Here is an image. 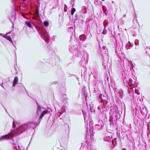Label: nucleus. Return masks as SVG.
<instances>
[{"instance_id":"1","label":"nucleus","mask_w":150,"mask_h":150,"mask_svg":"<svg viewBox=\"0 0 150 150\" xmlns=\"http://www.w3.org/2000/svg\"><path fill=\"white\" fill-rule=\"evenodd\" d=\"M52 110L50 109H45L42 111L40 113L39 118L36 122H30L23 124L21 126V129L23 132H25L30 128L35 130L36 127L39 124L40 122V120L46 114H47L50 112ZM21 132H22V131Z\"/></svg>"},{"instance_id":"2","label":"nucleus","mask_w":150,"mask_h":150,"mask_svg":"<svg viewBox=\"0 0 150 150\" xmlns=\"http://www.w3.org/2000/svg\"><path fill=\"white\" fill-rule=\"evenodd\" d=\"M22 125L20 126L18 133L15 131H11L8 134L3 135L1 137H0V141L4 140H9L10 143L13 144V146H15L14 144L16 143L17 141H14L13 139V137L15 136H17L18 134H21L23 132H21L22 131V130L21 129V126Z\"/></svg>"},{"instance_id":"3","label":"nucleus","mask_w":150,"mask_h":150,"mask_svg":"<svg viewBox=\"0 0 150 150\" xmlns=\"http://www.w3.org/2000/svg\"><path fill=\"white\" fill-rule=\"evenodd\" d=\"M63 88H64V91H63L62 92V93L61 95V98L62 100V103L63 104V105L62 107L61 111H60L61 114L59 116V120L60 121H59V122L60 123V125H62V127H65L66 124V117H61V116L62 115V113L66 111V105H65V101H66V98L65 97V95L64 93H65L66 88L64 87H63Z\"/></svg>"},{"instance_id":"4","label":"nucleus","mask_w":150,"mask_h":150,"mask_svg":"<svg viewBox=\"0 0 150 150\" xmlns=\"http://www.w3.org/2000/svg\"><path fill=\"white\" fill-rule=\"evenodd\" d=\"M52 45V42H51L48 46V48L49 49V53H52V55L50 58L47 60V62L53 66L55 65L56 61L59 60L60 58L59 57L56 55L54 51L51 48Z\"/></svg>"},{"instance_id":"5","label":"nucleus","mask_w":150,"mask_h":150,"mask_svg":"<svg viewBox=\"0 0 150 150\" xmlns=\"http://www.w3.org/2000/svg\"><path fill=\"white\" fill-rule=\"evenodd\" d=\"M40 35V37L45 41L46 43L49 42L50 36L45 30L42 31Z\"/></svg>"},{"instance_id":"6","label":"nucleus","mask_w":150,"mask_h":150,"mask_svg":"<svg viewBox=\"0 0 150 150\" xmlns=\"http://www.w3.org/2000/svg\"><path fill=\"white\" fill-rule=\"evenodd\" d=\"M36 104L37 105V111L36 112V116L35 117L36 118H37L38 117V115H39L41 111L42 108L44 109V108L39 105L37 102H36Z\"/></svg>"},{"instance_id":"7","label":"nucleus","mask_w":150,"mask_h":150,"mask_svg":"<svg viewBox=\"0 0 150 150\" xmlns=\"http://www.w3.org/2000/svg\"><path fill=\"white\" fill-rule=\"evenodd\" d=\"M8 18L10 22L12 23L13 25H14V23L13 21H14L16 18V12H14L13 15L11 16V18L9 17Z\"/></svg>"},{"instance_id":"8","label":"nucleus","mask_w":150,"mask_h":150,"mask_svg":"<svg viewBox=\"0 0 150 150\" xmlns=\"http://www.w3.org/2000/svg\"><path fill=\"white\" fill-rule=\"evenodd\" d=\"M18 77L16 76L14 78L13 81L12 86L15 87L17 84H18Z\"/></svg>"},{"instance_id":"9","label":"nucleus","mask_w":150,"mask_h":150,"mask_svg":"<svg viewBox=\"0 0 150 150\" xmlns=\"http://www.w3.org/2000/svg\"><path fill=\"white\" fill-rule=\"evenodd\" d=\"M25 24L29 28L33 29V27L31 23L29 21H27L25 22Z\"/></svg>"},{"instance_id":"10","label":"nucleus","mask_w":150,"mask_h":150,"mask_svg":"<svg viewBox=\"0 0 150 150\" xmlns=\"http://www.w3.org/2000/svg\"><path fill=\"white\" fill-rule=\"evenodd\" d=\"M43 25L45 27H48L49 25V22L47 21H45L43 22Z\"/></svg>"},{"instance_id":"11","label":"nucleus","mask_w":150,"mask_h":150,"mask_svg":"<svg viewBox=\"0 0 150 150\" xmlns=\"http://www.w3.org/2000/svg\"><path fill=\"white\" fill-rule=\"evenodd\" d=\"M5 38L10 42L12 41L11 38L9 35H6Z\"/></svg>"},{"instance_id":"12","label":"nucleus","mask_w":150,"mask_h":150,"mask_svg":"<svg viewBox=\"0 0 150 150\" xmlns=\"http://www.w3.org/2000/svg\"><path fill=\"white\" fill-rule=\"evenodd\" d=\"M18 86L21 88V89H23V88L24 89L25 91H26V90L23 84L21 83L20 84L18 85Z\"/></svg>"},{"instance_id":"13","label":"nucleus","mask_w":150,"mask_h":150,"mask_svg":"<svg viewBox=\"0 0 150 150\" xmlns=\"http://www.w3.org/2000/svg\"><path fill=\"white\" fill-rule=\"evenodd\" d=\"M18 86L21 88V89H23V88L24 89L25 91H26V90L23 84L21 83L20 84L18 85Z\"/></svg>"},{"instance_id":"14","label":"nucleus","mask_w":150,"mask_h":150,"mask_svg":"<svg viewBox=\"0 0 150 150\" xmlns=\"http://www.w3.org/2000/svg\"><path fill=\"white\" fill-rule=\"evenodd\" d=\"M17 66L16 64L14 65V70L15 71V74H17L18 73V71L16 66Z\"/></svg>"},{"instance_id":"15","label":"nucleus","mask_w":150,"mask_h":150,"mask_svg":"<svg viewBox=\"0 0 150 150\" xmlns=\"http://www.w3.org/2000/svg\"><path fill=\"white\" fill-rule=\"evenodd\" d=\"M32 25H33L34 26L36 30L38 31V28L37 25L35 24L33 22H32L31 23Z\"/></svg>"},{"instance_id":"16","label":"nucleus","mask_w":150,"mask_h":150,"mask_svg":"<svg viewBox=\"0 0 150 150\" xmlns=\"http://www.w3.org/2000/svg\"><path fill=\"white\" fill-rule=\"evenodd\" d=\"M76 11V9L74 8H73L72 9L71 11V14L72 15L74 14V13Z\"/></svg>"},{"instance_id":"17","label":"nucleus","mask_w":150,"mask_h":150,"mask_svg":"<svg viewBox=\"0 0 150 150\" xmlns=\"http://www.w3.org/2000/svg\"><path fill=\"white\" fill-rule=\"evenodd\" d=\"M10 42H11V43H12V45L16 48V46L15 45V44H16V42H14L12 40V41H11Z\"/></svg>"},{"instance_id":"18","label":"nucleus","mask_w":150,"mask_h":150,"mask_svg":"<svg viewBox=\"0 0 150 150\" xmlns=\"http://www.w3.org/2000/svg\"><path fill=\"white\" fill-rule=\"evenodd\" d=\"M129 83H130V85L132 84V79H129Z\"/></svg>"},{"instance_id":"19","label":"nucleus","mask_w":150,"mask_h":150,"mask_svg":"<svg viewBox=\"0 0 150 150\" xmlns=\"http://www.w3.org/2000/svg\"><path fill=\"white\" fill-rule=\"evenodd\" d=\"M3 81H2V82L1 83L0 82V85L3 88H4V86H3Z\"/></svg>"},{"instance_id":"20","label":"nucleus","mask_w":150,"mask_h":150,"mask_svg":"<svg viewBox=\"0 0 150 150\" xmlns=\"http://www.w3.org/2000/svg\"><path fill=\"white\" fill-rule=\"evenodd\" d=\"M1 36L2 37L4 38H5L6 35H5L4 34H3L1 33Z\"/></svg>"},{"instance_id":"21","label":"nucleus","mask_w":150,"mask_h":150,"mask_svg":"<svg viewBox=\"0 0 150 150\" xmlns=\"http://www.w3.org/2000/svg\"><path fill=\"white\" fill-rule=\"evenodd\" d=\"M17 0H11V2L12 3L14 4L15 2Z\"/></svg>"},{"instance_id":"22","label":"nucleus","mask_w":150,"mask_h":150,"mask_svg":"<svg viewBox=\"0 0 150 150\" xmlns=\"http://www.w3.org/2000/svg\"><path fill=\"white\" fill-rule=\"evenodd\" d=\"M64 12H66V4H64Z\"/></svg>"},{"instance_id":"23","label":"nucleus","mask_w":150,"mask_h":150,"mask_svg":"<svg viewBox=\"0 0 150 150\" xmlns=\"http://www.w3.org/2000/svg\"><path fill=\"white\" fill-rule=\"evenodd\" d=\"M14 145L15 146H14V147L16 149V150H18V149L17 148V146L16 145V143H15V144H14Z\"/></svg>"},{"instance_id":"24","label":"nucleus","mask_w":150,"mask_h":150,"mask_svg":"<svg viewBox=\"0 0 150 150\" xmlns=\"http://www.w3.org/2000/svg\"><path fill=\"white\" fill-rule=\"evenodd\" d=\"M2 105L4 107V109H5V110H6V112L7 113H8V115H9V116H10L8 114V112H7V110H6V109L4 107V105H3L2 104Z\"/></svg>"},{"instance_id":"25","label":"nucleus","mask_w":150,"mask_h":150,"mask_svg":"<svg viewBox=\"0 0 150 150\" xmlns=\"http://www.w3.org/2000/svg\"><path fill=\"white\" fill-rule=\"evenodd\" d=\"M11 31H10V32H7L6 34V35H8L11 32Z\"/></svg>"},{"instance_id":"26","label":"nucleus","mask_w":150,"mask_h":150,"mask_svg":"<svg viewBox=\"0 0 150 150\" xmlns=\"http://www.w3.org/2000/svg\"><path fill=\"white\" fill-rule=\"evenodd\" d=\"M63 14H62V13H60L59 14V16H63Z\"/></svg>"},{"instance_id":"27","label":"nucleus","mask_w":150,"mask_h":150,"mask_svg":"<svg viewBox=\"0 0 150 150\" xmlns=\"http://www.w3.org/2000/svg\"><path fill=\"white\" fill-rule=\"evenodd\" d=\"M57 38V36L56 35H54L53 36H52V38L53 39H55V38Z\"/></svg>"},{"instance_id":"28","label":"nucleus","mask_w":150,"mask_h":150,"mask_svg":"<svg viewBox=\"0 0 150 150\" xmlns=\"http://www.w3.org/2000/svg\"><path fill=\"white\" fill-rule=\"evenodd\" d=\"M18 150H22L21 149H20V147L19 146H18Z\"/></svg>"},{"instance_id":"29","label":"nucleus","mask_w":150,"mask_h":150,"mask_svg":"<svg viewBox=\"0 0 150 150\" xmlns=\"http://www.w3.org/2000/svg\"><path fill=\"white\" fill-rule=\"evenodd\" d=\"M102 48L104 50H105L106 49V47L105 46H103V47Z\"/></svg>"},{"instance_id":"30","label":"nucleus","mask_w":150,"mask_h":150,"mask_svg":"<svg viewBox=\"0 0 150 150\" xmlns=\"http://www.w3.org/2000/svg\"><path fill=\"white\" fill-rule=\"evenodd\" d=\"M14 121H13V127H14Z\"/></svg>"},{"instance_id":"31","label":"nucleus","mask_w":150,"mask_h":150,"mask_svg":"<svg viewBox=\"0 0 150 150\" xmlns=\"http://www.w3.org/2000/svg\"><path fill=\"white\" fill-rule=\"evenodd\" d=\"M21 0L23 1H25L26 0Z\"/></svg>"},{"instance_id":"32","label":"nucleus","mask_w":150,"mask_h":150,"mask_svg":"<svg viewBox=\"0 0 150 150\" xmlns=\"http://www.w3.org/2000/svg\"><path fill=\"white\" fill-rule=\"evenodd\" d=\"M1 35V33H0V35Z\"/></svg>"},{"instance_id":"33","label":"nucleus","mask_w":150,"mask_h":150,"mask_svg":"<svg viewBox=\"0 0 150 150\" xmlns=\"http://www.w3.org/2000/svg\"><path fill=\"white\" fill-rule=\"evenodd\" d=\"M13 25H12V27H13Z\"/></svg>"},{"instance_id":"34","label":"nucleus","mask_w":150,"mask_h":150,"mask_svg":"<svg viewBox=\"0 0 150 150\" xmlns=\"http://www.w3.org/2000/svg\"><path fill=\"white\" fill-rule=\"evenodd\" d=\"M9 81V79H8V81Z\"/></svg>"}]
</instances>
